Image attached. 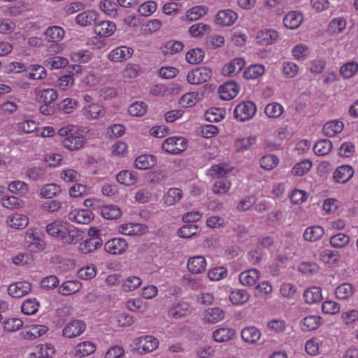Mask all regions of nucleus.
Instances as JSON below:
<instances>
[{"mask_svg": "<svg viewBox=\"0 0 358 358\" xmlns=\"http://www.w3.org/2000/svg\"><path fill=\"white\" fill-rule=\"evenodd\" d=\"M65 34L64 30L58 26H52L48 28L45 32L49 41L58 42L62 40Z\"/></svg>", "mask_w": 358, "mask_h": 358, "instance_id": "e433bc0d", "label": "nucleus"}, {"mask_svg": "<svg viewBox=\"0 0 358 358\" xmlns=\"http://www.w3.org/2000/svg\"><path fill=\"white\" fill-rule=\"evenodd\" d=\"M46 232L66 244H74L81 239L79 231L63 220H55L48 224L46 226Z\"/></svg>", "mask_w": 358, "mask_h": 358, "instance_id": "f257e3e1", "label": "nucleus"}, {"mask_svg": "<svg viewBox=\"0 0 358 358\" xmlns=\"http://www.w3.org/2000/svg\"><path fill=\"white\" fill-rule=\"evenodd\" d=\"M212 76V71L206 66H200L190 71L187 76V80L192 85H199L207 82Z\"/></svg>", "mask_w": 358, "mask_h": 358, "instance_id": "423d86ee", "label": "nucleus"}, {"mask_svg": "<svg viewBox=\"0 0 358 358\" xmlns=\"http://www.w3.org/2000/svg\"><path fill=\"white\" fill-rule=\"evenodd\" d=\"M148 110V105L145 102L136 101L129 106V113L132 116L142 117L147 113Z\"/></svg>", "mask_w": 358, "mask_h": 358, "instance_id": "8fccbe9b", "label": "nucleus"}, {"mask_svg": "<svg viewBox=\"0 0 358 358\" xmlns=\"http://www.w3.org/2000/svg\"><path fill=\"white\" fill-rule=\"evenodd\" d=\"M207 262L203 256H194L189 258L187 263L188 271L192 274H200L206 269Z\"/></svg>", "mask_w": 358, "mask_h": 358, "instance_id": "ddd939ff", "label": "nucleus"}, {"mask_svg": "<svg viewBox=\"0 0 358 358\" xmlns=\"http://www.w3.org/2000/svg\"><path fill=\"white\" fill-rule=\"evenodd\" d=\"M278 38V32L273 29L262 30L257 36V42L262 45H272L277 42Z\"/></svg>", "mask_w": 358, "mask_h": 358, "instance_id": "dca6fc26", "label": "nucleus"}, {"mask_svg": "<svg viewBox=\"0 0 358 358\" xmlns=\"http://www.w3.org/2000/svg\"><path fill=\"white\" fill-rule=\"evenodd\" d=\"M358 71V64L355 62H349L343 64L340 69L341 74L345 78L353 77Z\"/></svg>", "mask_w": 358, "mask_h": 358, "instance_id": "6e6d98bb", "label": "nucleus"}, {"mask_svg": "<svg viewBox=\"0 0 358 358\" xmlns=\"http://www.w3.org/2000/svg\"><path fill=\"white\" fill-rule=\"evenodd\" d=\"M244 66L245 61L243 59L236 58L223 67L222 73L224 76H235L239 73Z\"/></svg>", "mask_w": 358, "mask_h": 358, "instance_id": "4be33fe9", "label": "nucleus"}, {"mask_svg": "<svg viewBox=\"0 0 358 358\" xmlns=\"http://www.w3.org/2000/svg\"><path fill=\"white\" fill-rule=\"evenodd\" d=\"M142 284L140 277L130 275L122 280V288L124 292H131L138 288Z\"/></svg>", "mask_w": 358, "mask_h": 358, "instance_id": "f704fd0d", "label": "nucleus"}, {"mask_svg": "<svg viewBox=\"0 0 358 358\" xmlns=\"http://www.w3.org/2000/svg\"><path fill=\"white\" fill-rule=\"evenodd\" d=\"M225 312L220 308L214 307L206 310L203 313V319L207 323L214 324L224 320Z\"/></svg>", "mask_w": 358, "mask_h": 358, "instance_id": "a211bd4d", "label": "nucleus"}, {"mask_svg": "<svg viewBox=\"0 0 358 358\" xmlns=\"http://www.w3.org/2000/svg\"><path fill=\"white\" fill-rule=\"evenodd\" d=\"M355 292L354 286L348 282L338 285L335 289V296L339 300L349 299Z\"/></svg>", "mask_w": 358, "mask_h": 358, "instance_id": "bb28decb", "label": "nucleus"}, {"mask_svg": "<svg viewBox=\"0 0 358 358\" xmlns=\"http://www.w3.org/2000/svg\"><path fill=\"white\" fill-rule=\"evenodd\" d=\"M256 142V138L254 136H248L238 138L236 141L235 148L238 152H244L250 149Z\"/></svg>", "mask_w": 358, "mask_h": 358, "instance_id": "09e8293b", "label": "nucleus"}, {"mask_svg": "<svg viewBox=\"0 0 358 358\" xmlns=\"http://www.w3.org/2000/svg\"><path fill=\"white\" fill-rule=\"evenodd\" d=\"M338 252L329 249L321 251L318 259L324 264H333L337 262Z\"/></svg>", "mask_w": 358, "mask_h": 358, "instance_id": "3c124183", "label": "nucleus"}, {"mask_svg": "<svg viewBox=\"0 0 358 358\" xmlns=\"http://www.w3.org/2000/svg\"><path fill=\"white\" fill-rule=\"evenodd\" d=\"M100 213L104 218L108 220L117 219L122 215L121 210L114 205H107L101 207Z\"/></svg>", "mask_w": 358, "mask_h": 358, "instance_id": "ea45409f", "label": "nucleus"}, {"mask_svg": "<svg viewBox=\"0 0 358 358\" xmlns=\"http://www.w3.org/2000/svg\"><path fill=\"white\" fill-rule=\"evenodd\" d=\"M250 294L245 289H237L233 290L229 294V300L234 305L245 303L250 299Z\"/></svg>", "mask_w": 358, "mask_h": 358, "instance_id": "7c9ffc66", "label": "nucleus"}, {"mask_svg": "<svg viewBox=\"0 0 358 358\" xmlns=\"http://www.w3.org/2000/svg\"><path fill=\"white\" fill-rule=\"evenodd\" d=\"M278 163V159L273 155H266L260 159V166L265 170H271L274 169Z\"/></svg>", "mask_w": 358, "mask_h": 358, "instance_id": "680f3d73", "label": "nucleus"}, {"mask_svg": "<svg viewBox=\"0 0 358 358\" xmlns=\"http://www.w3.org/2000/svg\"><path fill=\"white\" fill-rule=\"evenodd\" d=\"M156 164V157L150 155H140L135 160L136 167L141 170L150 169L155 166Z\"/></svg>", "mask_w": 358, "mask_h": 358, "instance_id": "cd10ccee", "label": "nucleus"}, {"mask_svg": "<svg viewBox=\"0 0 358 358\" xmlns=\"http://www.w3.org/2000/svg\"><path fill=\"white\" fill-rule=\"evenodd\" d=\"M158 346V339L151 335H145L135 338L130 348L132 352L143 355L154 351Z\"/></svg>", "mask_w": 358, "mask_h": 358, "instance_id": "7ed1b4c3", "label": "nucleus"}, {"mask_svg": "<svg viewBox=\"0 0 358 358\" xmlns=\"http://www.w3.org/2000/svg\"><path fill=\"white\" fill-rule=\"evenodd\" d=\"M203 97V94L196 91L185 94L180 99V104L183 107H192L198 103Z\"/></svg>", "mask_w": 358, "mask_h": 358, "instance_id": "c756f323", "label": "nucleus"}, {"mask_svg": "<svg viewBox=\"0 0 358 358\" xmlns=\"http://www.w3.org/2000/svg\"><path fill=\"white\" fill-rule=\"evenodd\" d=\"M61 189L57 185L51 183L44 185L41 189V195L42 197L50 199L59 194Z\"/></svg>", "mask_w": 358, "mask_h": 358, "instance_id": "13d9d810", "label": "nucleus"}, {"mask_svg": "<svg viewBox=\"0 0 358 358\" xmlns=\"http://www.w3.org/2000/svg\"><path fill=\"white\" fill-rule=\"evenodd\" d=\"M227 275V270L222 266L215 267L208 271V278L211 281L224 279Z\"/></svg>", "mask_w": 358, "mask_h": 358, "instance_id": "0e129e2a", "label": "nucleus"}, {"mask_svg": "<svg viewBox=\"0 0 358 358\" xmlns=\"http://www.w3.org/2000/svg\"><path fill=\"white\" fill-rule=\"evenodd\" d=\"M8 189L13 193L24 195L28 192V185L22 181H13L8 185Z\"/></svg>", "mask_w": 358, "mask_h": 358, "instance_id": "774afa93", "label": "nucleus"}, {"mask_svg": "<svg viewBox=\"0 0 358 358\" xmlns=\"http://www.w3.org/2000/svg\"><path fill=\"white\" fill-rule=\"evenodd\" d=\"M68 218L72 222H76L83 224H87L90 223V212L86 209L74 210L69 214Z\"/></svg>", "mask_w": 358, "mask_h": 358, "instance_id": "473e14b6", "label": "nucleus"}, {"mask_svg": "<svg viewBox=\"0 0 358 358\" xmlns=\"http://www.w3.org/2000/svg\"><path fill=\"white\" fill-rule=\"evenodd\" d=\"M259 278V272L257 269L244 271L239 275L240 282L247 287L255 285Z\"/></svg>", "mask_w": 358, "mask_h": 358, "instance_id": "412c9836", "label": "nucleus"}, {"mask_svg": "<svg viewBox=\"0 0 358 358\" xmlns=\"http://www.w3.org/2000/svg\"><path fill=\"white\" fill-rule=\"evenodd\" d=\"M86 329V324L80 320H75L68 323L63 329V335L67 338L80 336Z\"/></svg>", "mask_w": 358, "mask_h": 358, "instance_id": "9b49d317", "label": "nucleus"}, {"mask_svg": "<svg viewBox=\"0 0 358 358\" xmlns=\"http://www.w3.org/2000/svg\"><path fill=\"white\" fill-rule=\"evenodd\" d=\"M141 68L134 64H128L122 72V78L125 80L136 78L138 76Z\"/></svg>", "mask_w": 358, "mask_h": 358, "instance_id": "5fc2aeb1", "label": "nucleus"}, {"mask_svg": "<svg viewBox=\"0 0 358 358\" xmlns=\"http://www.w3.org/2000/svg\"><path fill=\"white\" fill-rule=\"evenodd\" d=\"M81 283L78 280L66 281L59 287L60 294L64 296L71 295L80 290Z\"/></svg>", "mask_w": 358, "mask_h": 358, "instance_id": "72a5a7b5", "label": "nucleus"}, {"mask_svg": "<svg viewBox=\"0 0 358 358\" xmlns=\"http://www.w3.org/2000/svg\"><path fill=\"white\" fill-rule=\"evenodd\" d=\"M190 305L185 301L175 303L169 310V315L175 319L182 318L192 313Z\"/></svg>", "mask_w": 358, "mask_h": 358, "instance_id": "9d476101", "label": "nucleus"}, {"mask_svg": "<svg viewBox=\"0 0 358 358\" xmlns=\"http://www.w3.org/2000/svg\"><path fill=\"white\" fill-rule=\"evenodd\" d=\"M117 181L124 185L131 186L138 181V176L136 173L124 170L120 171L116 176Z\"/></svg>", "mask_w": 358, "mask_h": 358, "instance_id": "c85d7f7f", "label": "nucleus"}, {"mask_svg": "<svg viewBox=\"0 0 358 358\" xmlns=\"http://www.w3.org/2000/svg\"><path fill=\"white\" fill-rule=\"evenodd\" d=\"M261 331L255 327H245L241 331V338L244 342L248 344H255L260 339Z\"/></svg>", "mask_w": 358, "mask_h": 358, "instance_id": "aec40b11", "label": "nucleus"}, {"mask_svg": "<svg viewBox=\"0 0 358 358\" xmlns=\"http://www.w3.org/2000/svg\"><path fill=\"white\" fill-rule=\"evenodd\" d=\"M210 26L201 22L192 25L189 29L190 35L193 37H201L210 32Z\"/></svg>", "mask_w": 358, "mask_h": 358, "instance_id": "c03bdc74", "label": "nucleus"}, {"mask_svg": "<svg viewBox=\"0 0 358 358\" xmlns=\"http://www.w3.org/2000/svg\"><path fill=\"white\" fill-rule=\"evenodd\" d=\"M322 318L319 315H308L301 322L302 329L307 331L315 330L322 324Z\"/></svg>", "mask_w": 358, "mask_h": 358, "instance_id": "393cba45", "label": "nucleus"}, {"mask_svg": "<svg viewBox=\"0 0 358 358\" xmlns=\"http://www.w3.org/2000/svg\"><path fill=\"white\" fill-rule=\"evenodd\" d=\"M39 303L36 299H26L21 306L22 312L27 315L36 313L38 309Z\"/></svg>", "mask_w": 358, "mask_h": 358, "instance_id": "4d7b16f0", "label": "nucleus"}, {"mask_svg": "<svg viewBox=\"0 0 358 358\" xmlns=\"http://www.w3.org/2000/svg\"><path fill=\"white\" fill-rule=\"evenodd\" d=\"M303 21V15L296 10L288 12L284 17L285 26L289 29L298 28Z\"/></svg>", "mask_w": 358, "mask_h": 358, "instance_id": "f3484780", "label": "nucleus"}, {"mask_svg": "<svg viewBox=\"0 0 358 358\" xmlns=\"http://www.w3.org/2000/svg\"><path fill=\"white\" fill-rule=\"evenodd\" d=\"M303 298L307 303H315L322 299V289L318 287H310L303 293Z\"/></svg>", "mask_w": 358, "mask_h": 358, "instance_id": "2f4dec72", "label": "nucleus"}, {"mask_svg": "<svg viewBox=\"0 0 358 358\" xmlns=\"http://www.w3.org/2000/svg\"><path fill=\"white\" fill-rule=\"evenodd\" d=\"M134 50L131 47L121 45L112 50L108 55V59L113 62H122L129 59L133 55Z\"/></svg>", "mask_w": 358, "mask_h": 358, "instance_id": "0eeeda50", "label": "nucleus"}, {"mask_svg": "<svg viewBox=\"0 0 358 358\" xmlns=\"http://www.w3.org/2000/svg\"><path fill=\"white\" fill-rule=\"evenodd\" d=\"M128 244L124 238H114L105 244V250L112 255H121L126 252Z\"/></svg>", "mask_w": 358, "mask_h": 358, "instance_id": "6e6552de", "label": "nucleus"}, {"mask_svg": "<svg viewBox=\"0 0 358 358\" xmlns=\"http://www.w3.org/2000/svg\"><path fill=\"white\" fill-rule=\"evenodd\" d=\"M116 30V25L114 22L110 21H100L96 22L94 27V31L96 34L100 36H110Z\"/></svg>", "mask_w": 358, "mask_h": 358, "instance_id": "6ab92c4d", "label": "nucleus"}, {"mask_svg": "<svg viewBox=\"0 0 358 358\" xmlns=\"http://www.w3.org/2000/svg\"><path fill=\"white\" fill-rule=\"evenodd\" d=\"M58 134L64 137L63 145L70 150H76L82 148L87 142L82 133L73 126L61 128Z\"/></svg>", "mask_w": 358, "mask_h": 358, "instance_id": "f03ea898", "label": "nucleus"}, {"mask_svg": "<svg viewBox=\"0 0 358 358\" xmlns=\"http://www.w3.org/2000/svg\"><path fill=\"white\" fill-rule=\"evenodd\" d=\"M208 10V8L205 6H194L187 11L186 17L190 21L197 20L205 15Z\"/></svg>", "mask_w": 358, "mask_h": 358, "instance_id": "37998d69", "label": "nucleus"}, {"mask_svg": "<svg viewBox=\"0 0 358 358\" xmlns=\"http://www.w3.org/2000/svg\"><path fill=\"white\" fill-rule=\"evenodd\" d=\"M265 73V68L262 64L250 65L244 71L243 76L246 79H257Z\"/></svg>", "mask_w": 358, "mask_h": 358, "instance_id": "58836bf2", "label": "nucleus"}, {"mask_svg": "<svg viewBox=\"0 0 358 358\" xmlns=\"http://www.w3.org/2000/svg\"><path fill=\"white\" fill-rule=\"evenodd\" d=\"M333 144L328 139H323L317 142L313 148L317 155L324 156L327 155L332 149Z\"/></svg>", "mask_w": 358, "mask_h": 358, "instance_id": "de8ad7c7", "label": "nucleus"}, {"mask_svg": "<svg viewBox=\"0 0 358 358\" xmlns=\"http://www.w3.org/2000/svg\"><path fill=\"white\" fill-rule=\"evenodd\" d=\"M182 196L181 189L178 188H171L165 194L164 199L168 206H172L179 201Z\"/></svg>", "mask_w": 358, "mask_h": 358, "instance_id": "49530a36", "label": "nucleus"}, {"mask_svg": "<svg viewBox=\"0 0 358 358\" xmlns=\"http://www.w3.org/2000/svg\"><path fill=\"white\" fill-rule=\"evenodd\" d=\"M257 112V106L250 101L238 103L234 109V116L239 121L245 122L253 117Z\"/></svg>", "mask_w": 358, "mask_h": 358, "instance_id": "20e7f679", "label": "nucleus"}, {"mask_svg": "<svg viewBox=\"0 0 358 358\" xmlns=\"http://www.w3.org/2000/svg\"><path fill=\"white\" fill-rule=\"evenodd\" d=\"M342 322L348 326L358 322V308H349L343 310L341 316Z\"/></svg>", "mask_w": 358, "mask_h": 358, "instance_id": "c9c22d12", "label": "nucleus"}, {"mask_svg": "<svg viewBox=\"0 0 358 358\" xmlns=\"http://www.w3.org/2000/svg\"><path fill=\"white\" fill-rule=\"evenodd\" d=\"M69 61L66 58L56 56L44 61V64L52 69H58L67 66Z\"/></svg>", "mask_w": 358, "mask_h": 358, "instance_id": "603ef678", "label": "nucleus"}, {"mask_svg": "<svg viewBox=\"0 0 358 358\" xmlns=\"http://www.w3.org/2000/svg\"><path fill=\"white\" fill-rule=\"evenodd\" d=\"M350 236L343 233H338L330 238L329 243L333 248H343L350 243Z\"/></svg>", "mask_w": 358, "mask_h": 358, "instance_id": "4c0bfd02", "label": "nucleus"}, {"mask_svg": "<svg viewBox=\"0 0 358 358\" xmlns=\"http://www.w3.org/2000/svg\"><path fill=\"white\" fill-rule=\"evenodd\" d=\"M346 27V21L343 17H338L331 20L328 25V31L331 34H338Z\"/></svg>", "mask_w": 358, "mask_h": 358, "instance_id": "a19ab883", "label": "nucleus"}, {"mask_svg": "<svg viewBox=\"0 0 358 358\" xmlns=\"http://www.w3.org/2000/svg\"><path fill=\"white\" fill-rule=\"evenodd\" d=\"M157 8V5L155 1H148L139 6L138 12L143 16H150L156 11Z\"/></svg>", "mask_w": 358, "mask_h": 358, "instance_id": "338daca9", "label": "nucleus"}, {"mask_svg": "<svg viewBox=\"0 0 358 358\" xmlns=\"http://www.w3.org/2000/svg\"><path fill=\"white\" fill-rule=\"evenodd\" d=\"M30 71L27 77L31 79L40 80L47 76V72L45 68L41 65H32L29 67Z\"/></svg>", "mask_w": 358, "mask_h": 358, "instance_id": "052dcab7", "label": "nucleus"}, {"mask_svg": "<svg viewBox=\"0 0 358 358\" xmlns=\"http://www.w3.org/2000/svg\"><path fill=\"white\" fill-rule=\"evenodd\" d=\"M344 127V124L341 121L332 120L327 122L322 129L323 134L328 137H334L340 134Z\"/></svg>", "mask_w": 358, "mask_h": 358, "instance_id": "5701e85b", "label": "nucleus"}, {"mask_svg": "<svg viewBox=\"0 0 358 358\" xmlns=\"http://www.w3.org/2000/svg\"><path fill=\"white\" fill-rule=\"evenodd\" d=\"M355 170L350 165H341L338 166L333 173L334 180L339 184H345L354 176Z\"/></svg>", "mask_w": 358, "mask_h": 358, "instance_id": "1a4fd4ad", "label": "nucleus"}, {"mask_svg": "<svg viewBox=\"0 0 358 358\" xmlns=\"http://www.w3.org/2000/svg\"><path fill=\"white\" fill-rule=\"evenodd\" d=\"M237 19V13L231 9L220 10L215 16L216 23L222 27L234 24Z\"/></svg>", "mask_w": 358, "mask_h": 358, "instance_id": "f8f14e48", "label": "nucleus"}, {"mask_svg": "<svg viewBox=\"0 0 358 358\" xmlns=\"http://www.w3.org/2000/svg\"><path fill=\"white\" fill-rule=\"evenodd\" d=\"M235 330L229 327H222L216 329L213 334L216 342L222 343L231 340L235 336Z\"/></svg>", "mask_w": 358, "mask_h": 358, "instance_id": "a878e982", "label": "nucleus"}, {"mask_svg": "<svg viewBox=\"0 0 358 358\" xmlns=\"http://www.w3.org/2000/svg\"><path fill=\"white\" fill-rule=\"evenodd\" d=\"M38 96L44 103H51L57 99L58 94L55 90L51 88L41 90Z\"/></svg>", "mask_w": 358, "mask_h": 358, "instance_id": "bf43d9fd", "label": "nucleus"}, {"mask_svg": "<svg viewBox=\"0 0 358 358\" xmlns=\"http://www.w3.org/2000/svg\"><path fill=\"white\" fill-rule=\"evenodd\" d=\"M284 112V107L278 102H272L265 108V113L270 118H278L282 115Z\"/></svg>", "mask_w": 358, "mask_h": 358, "instance_id": "a18cd8bd", "label": "nucleus"}, {"mask_svg": "<svg viewBox=\"0 0 358 358\" xmlns=\"http://www.w3.org/2000/svg\"><path fill=\"white\" fill-rule=\"evenodd\" d=\"M204 57L202 49L195 48L189 50L186 54V60L188 63L195 64L201 62Z\"/></svg>", "mask_w": 358, "mask_h": 358, "instance_id": "864d4df0", "label": "nucleus"}, {"mask_svg": "<svg viewBox=\"0 0 358 358\" xmlns=\"http://www.w3.org/2000/svg\"><path fill=\"white\" fill-rule=\"evenodd\" d=\"M220 98L230 100L236 97L240 91V87L234 82H227L219 87Z\"/></svg>", "mask_w": 358, "mask_h": 358, "instance_id": "4468645a", "label": "nucleus"}, {"mask_svg": "<svg viewBox=\"0 0 358 358\" xmlns=\"http://www.w3.org/2000/svg\"><path fill=\"white\" fill-rule=\"evenodd\" d=\"M31 287V285L29 282H17L8 287V292L13 297L20 298L30 292Z\"/></svg>", "mask_w": 358, "mask_h": 358, "instance_id": "2eb2a0df", "label": "nucleus"}, {"mask_svg": "<svg viewBox=\"0 0 358 358\" xmlns=\"http://www.w3.org/2000/svg\"><path fill=\"white\" fill-rule=\"evenodd\" d=\"M29 223L28 217L22 214H13L9 217L8 224L11 227L15 229H23Z\"/></svg>", "mask_w": 358, "mask_h": 358, "instance_id": "79ce46f5", "label": "nucleus"}, {"mask_svg": "<svg viewBox=\"0 0 358 358\" xmlns=\"http://www.w3.org/2000/svg\"><path fill=\"white\" fill-rule=\"evenodd\" d=\"M312 162L308 160H303L294 165L292 172L295 176H303L311 168Z\"/></svg>", "mask_w": 358, "mask_h": 358, "instance_id": "e2e57ef3", "label": "nucleus"}, {"mask_svg": "<svg viewBox=\"0 0 358 358\" xmlns=\"http://www.w3.org/2000/svg\"><path fill=\"white\" fill-rule=\"evenodd\" d=\"M100 9L106 15L115 16L117 15L116 3L110 0H103L99 3Z\"/></svg>", "mask_w": 358, "mask_h": 358, "instance_id": "69168bd1", "label": "nucleus"}, {"mask_svg": "<svg viewBox=\"0 0 358 358\" xmlns=\"http://www.w3.org/2000/svg\"><path fill=\"white\" fill-rule=\"evenodd\" d=\"M324 234V230L322 227L314 225L306 229L303 238L307 241L315 242L320 240Z\"/></svg>", "mask_w": 358, "mask_h": 358, "instance_id": "b1692460", "label": "nucleus"}, {"mask_svg": "<svg viewBox=\"0 0 358 358\" xmlns=\"http://www.w3.org/2000/svg\"><path fill=\"white\" fill-rule=\"evenodd\" d=\"M162 148L166 152L179 154L187 149V141L182 136L169 137L162 143Z\"/></svg>", "mask_w": 358, "mask_h": 358, "instance_id": "39448f33", "label": "nucleus"}]
</instances>
